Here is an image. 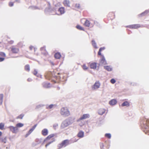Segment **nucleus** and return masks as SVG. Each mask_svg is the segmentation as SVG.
I'll return each mask as SVG.
<instances>
[{
    "label": "nucleus",
    "mask_w": 149,
    "mask_h": 149,
    "mask_svg": "<svg viewBox=\"0 0 149 149\" xmlns=\"http://www.w3.org/2000/svg\"><path fill=\"white\" fill-rule=\"evenodd\" d=\"M97 63L95 62L91 63L90 64V67L91 69H96L97 68Z\"/></svg>",
    "instance_id": "12"
},
{
    "label": "nucleus",
    "mask_w": 149,
    "mask_h": 149,
    "mask_svg": "<svg viewBox=\"0 0 149 149\" xmlns=\"http://www.w3.org/2000/svg\"><path fill=\"white\" fill-rule=\"evenodd\" d=\"M4 124L3 123H0V129L1 130H3L4 129Z\"/></svg>",
    "instance_id": "33"
},
{
    "label": "nucleus",
    "mask_w": 149,
    "mask_h": 149,
    "mask_svg": "<svg viewBox=\"0 0 149 149\" xmlns=\"http://www.w3.org/2000/svg\"><path fill=\"white\" fill-rule=\"evenodd\" d=\"M52 141H48L47 142L48 143H47L46 144L45 146V147L46 148H47V147L49 146L50 144L52 143H53V142H54L55 141V139H52Z\"/></svg>",
    "instance_id": "26"
},
{
    "label": "nucleus",
    "mask_w": 149,
    "mask_h": 149,
    "mask_svg": "<svg viewBox=\"0 0 149 149\" xmlns=\"http://www.w3.org/2000/svg\"><path fill=\"white\" fill-rule=\"evenodd\" d=\"M2 134V133L0 131V136H1Z\"/></svg>",
    "instance_id": "51"
},
{
    "label": "nucleus",
    "mask_w": 149,
    "mask_h": 149,
    "mask_svg": "<svg viewBox=\"0 0 149 149\" xmlns=\"http://www.w3.org/2000/svg\"><path fill=\"white\" fill-rule=\"evenodd\" d=\"M35 9H38V8L37 7H36L35 8Z\"/></svg>",
    "instance_id": "53"
},
{
    "label": "nucleus",
    "mask_w": 149,
    "mask_h": 149,
    "mask_svg": "<svg viewBox=\"0 0 149 149\" xmlns=\"http://www.w3.org/2000/svg\"><path fill=\"white\" fill-rule=\"evenodd\" d=\"M37 126L36 125H34L30 129L29 131L28 132V133L30 134L33 131V130L35 129V128Z\"/></svg>",
    "instance_id": "23"
},
{
    "label": "nucleus",
    "mask_w": 149,
    "mask_h": 149,
    "mask_svg": "<svg viewBox=\"0 0 149 149\" xmlns=\"http://www.w3.org/2000/svg\"><path fill=\"white\" fill-rule=\"evenodd\" d=\"M0 56L3 57H5L6 54L5 53L3 52H0Z\"/></svg>",
    "instance_id": "39"
},
{
    "label": "nucleus",
    "mask_w": 149,
    "mask_h": 149,
    "mask_svg": "<svg viewBox=\"0 0 149 149\" xmlns=\"http://www.w3.org/2000/svg\"><path fill=\"white\" fill-rule=\"evenodd\" d=\"M58 11L60 12V14L58 15H61L64 14L65 12L64 8L63 7L60 8L58 10Z\"/></svg>",
    "instance_id": "13"
},
{
    "label": "nucleus",
    "mask_w": 149,
    "mask_h": 149,
    "mask_svg": "<svg viewBox=\"0 0 149 149\" xmlns=\"http://www.w3.org/2000/svg\"><path fill=\"white\" fill-rule=\"evenodd\" d=\"M24 126V124L21 123H19L16 125V127L17 128L20 127Z\"/></svg>",
    "instance_id": "31"
},
{
    "label": "nucleus",
    "mask_w": 149,
    "mask_h": 149,
    "mask_svg": "<svg viewBox=\"0 0 149 149\" xmlns=\"http://www.w3.org/2000/svg\"><path fill=\"white\" fill-rule=\"evenodd\" d=\"M10 130L13 133H16L18 131V128L16 127L10 126L8 127Z\"/></svg>",
    "instance_id": "5"
},
{
    "label": "nucleus",
    "mask_w": 149,
    "mask_h": 149,
    "mask_svg": "<svg viewBox=\"0 0 149 149\" xmlns=\"http://www.w3.org/2000/svg\"><path fill=\"white\" fill-rule=\"evenodd\" d=\"M111 83L113 84L116 82V80L114 79H112L111 80Z\"/></svg>",
    "instance_id": "41"
},
{
    "label": "nucleus",
    "mask_w": 149,
    "mask_h": 149,
    "mask_svg": "<svg viewBox=\"0 0 149 149\" xmlns=\"http://www.w3.org/2000/svg\"><path fill=\"white\" fill-rule=\"evenodd\" d=\"M68 123L66 121L63 122L61 125V126L62 127H67L68 125Z\"/></svg>",
    "instance_id": "24"
},
{
    "label": "nucleus",
    "mask_w": 149,
    "mask_h": 149,
    "mask_svg": "<svg viewBox=\"0 0 149 149\" xmlns=\"http://www.w3.org/2000/svg\"><path fill=\"white\" fill-rule=\"evenodd\" d=\"M76 28L79 30L84 31V28L79 25H77L76 26Z\"/></svg>",
    "instance_id": "28"
},
{
    "label": "nucleus",
    "mask_w": 149,
    "mask_h": 149,
    "mask_svg": "<svg viewBox=\"0 0 149 149\" xmlns=\"http://www.w3.org/2000/svg\"><path fill=\"white\" fill-rule=\"evenodd\" d=\"M146 133V134H148V133Z\"/></svg>",
    "instance_id": "55"
},
{
    "label": "nucleus",
    "mask_w": 149,
    "mask_h": 149,
    "mask_svg": "<svg viewBox=\"0 0 149 149\" xmlns=\"http://www.w3.org/2000/svg\"><path fill=\"white\" fill-rule=\"evenodd\" d=\"M40 50L41 53L45 55H46L48 54V53L46 50L45 47H43L40 48Z\"/></svg>",
    "instance_id": "10"
},
{
    "label": "nucleus",
    "mask_w": 149,
    "mask_h": 149,
    "mask_svg": "<svg viewBox=\"0 0 149 149\" xmlns=\"http://www.w3.org/2000/svg\"><path fill=\"white\" fill-rule=\"evenodd\" d=\"M92 44L93 46L95 48H97V45L96 44V43L95 42V41L94 40H92Z\"/></svg>",
    "instance_id": "30"
},
{
    "label": "nucleus",
    "mask_w": 149,
    "mask_h": 149,
    "mask_svg": "<svg viewBox=\"0 0 149 149\" xmlns=\"http://www.w3.org/2000/svg\"><path fill=\"white\" fill-rule=\"evenodd\" d=\"M48 131L47 129H44L42 130L41 132L43 136H46L48 134Z\"/></svg>",
    "instance_id": "11"
},
{
    "label": "nucleus",
    "mask_w": 149,
    "mask_h": 149,
    "mask_svg": "<svg viewBox=\"0 0 149 149\" xmlns=\"http://www.w3.org/2000/svg\"><path fill=\"white\" fill-rule=\"evenodd\" d=\"M105 136L108 139H110L111 138V135L110 134L107 133L105 134Z\"/></svg>",
    "instance_id": "38"
},
{
    "label": "nucleus",
    "mask_w": 149,
    "mask_h": 149,
    "mask_svg": "<svg viewBox=\"0 0 149 149\" xmlns=\"http://www.w3.org/2000/svg\"><path fill=\"white\" fill-rule=\"evenodd\" d=\"M9 5L10 7H12L13 5V3L12 2H10L9 3Z\"/></svg>",
    "instance_id": "42"
},
{
    "label": "nucleus",
    "mask_w": 149,
    "mask_h": 149,
    "mask_svg": "<svg viewBox=\"0 0 149 149\" xmlns=\"http://www.w3.org/2000/svg\"><path fill=\"white\" fill-rule=\"evenodd\" d=\"M64 5L66 6H70V2L69 0H65L63 2Z\"/></svg>",
    "instance_id": "18"
},
{
    "label": "nucleus",
    "mask_w": 149,
    "mask_h": 149,
    "mask_svg": "<svg viewBox=\"0 0 149 149\" xmlns=\"http://www.w3.org/2000/svg\"><path fill=\"white\" fill-rule=\"evenodd\" d=\"M100 85V84L98 81L95 82L94 84L92 87V89L93 90H95L99 88Z\"/></svg>",
    "instance_id": "4"
},
{
    "label": "nucleus",
    "mask_w": 149,
    "mask_h": 149,
    "mask_svg": "<svg viewBox=\"0 0 149 149\" xmlns=\"http://www.w3.org/2000/svg\"><path fill=\"white\" fill-rule=\"evenodd\" d=\"M91 24L90 21L87 19H86L84 24L83 25L86 27H89Z\"/></svg>",
    "instance_id": "14"
},
{
    "label": "nucleus",
    "mask_w": 149,
    "mask_h": 149,
    "mask_svg": "<svg viewBox=\"0 0 149 149\" xmlns=\"http://www.w3.org/2000/svg\"><path fill=\"white\" fill-rule=\"evenodd\" d=\"M60 74V73H55L54 75H53V77L54 78H55L56 79H60L61 77H60V76H57V75H59Z\"/></svg>",
    "instance_id": "27"
},
{
    "label": "nucleus",
    "mask_w": 149,
    "mask_h": 149,
    "mask_svg": "<svg viewBox=\"0 0 149 149\" xmlns=\"http://www.w3.org/2000/svg\"><path fill=\"white\" fill-rule=\"evenodd\" d=\"M52 63V65H54V63H53L52 62V63Z\"/></svg>",
    "instance_id": "52"
},
{
    "label": "nucleus",
    "mask_w": 149,
    "mask_h": 149,
    "mask_svg": "<svg viewBox=\"0 0 149 149\" xmlns=\"http://www.w3.org/2000/svg\"><path fill=\"white\" fill-rule=\"evenodd\" d=\"M130 106V103H129L127 101H125L122 104V107H124L125 106H126L127 107H128Z\"/></svg>",
    "instance_id": "21"
},
{
    "label": "nucleus",
    "mask_w": 149,
    "mask_h": 149,
    "mask_svg": "<svg viewBox=\"0 0 149 149\" xmlns=\"http://www.w3.org/2000/svg\"><path fill=\"white\" fill-rule=\"evenodd\" d=\"M74 7L76 8L79 9L80 8V6L79 4L77 3L75 5Z\"/></svg>",
    "instance_id": "37"
},
{
    "label": "nucleus",
    "mask_w": 149,
    "mask_h": 149,
    "mask_svg": "<svg viewBox=\"0 0 149 149\" xmlns=\"http://www.w3.org/2000/svg\"><path fill=\"white\" fill-rule=\"evenodd\" d=\"M53 106H54L53 105L50 104L48 106V107H47V108L51 109L53 107Z\"/></svg>",
    "instance_id": "43"
},
{
    "label": "nucleus",
    "mask_w": 149,
    "mask_h": 149,
    "mask_svg": "<svg viewBox=\"0 0 149 149\" xmlns=\"http://www.w3.org/2000/svg\"><path fill=\"white\" fill-rule=\"evenodd\" d=\"M89 117L90 115L88 114H84L79 119L77 120V121H79L81 120L88 118Z\"/></svg>",
    "instance_id": "8"
},
{
    "label": "nucleus",
    "mask_w": 149,
    "mask_h": 149,
    "mask_svg": "<svg viewBox=\"0 0 149 149\" xmlns=\"http://www.w3.org/2000/svg\"><path fill=\"white\" fill-rule=\"evenodd\" d=\"M104 68L105 69L108 71H110L112 70V68L109 66H104Z\"/></svg>",
    "instance_id": "25"
},
{
    "label": "nucleus",
    "mask_w": 149,
    "mask_h": 149,
    "mask_svg": "<svg viewBox=\"0 0 149 149\" xmlns=\"http://www.w3.org/2000/svg\"><path fill=\"white\" fill-rule=\"evenodd\" d=\"M28 80L29 81H30L29 79H28Z\"/></svg>",
    "instance_id": "54"
},
{
    "label": "nucleus",
    "mask_w": 149,
    "mask_h": 149,
    "mask_svg": "<svg viewBox=\"0 0 149 149\" xmlns=\"http://www.w3.org/2000/svg\"><path fill=\"white\" fill-rule=\"evenodd\" d=\"M24 69L25 70L29 72L30 71V66L29 65H25L24 67Z\"/></svg>",
    "instance_id": "29"
},
{
    "label": "nucleus",
    "mask_w": 149,
    "mask_h": 149,
    "mask_svg": "<svg viewBox=\"0 0 149 149\" xmlns=\"http://www.w3.org/2000/svg\"><path fill=\"white\" fill-rule=\"evenodd\" d=\"M4 58H1L0 57V62H1L3 61L4 60Z\"/></svg>",
    "instance_id": "45"
},
{
    "label": "nucleus",
    "mask_w": 149,
    "mask_h": 149,
    "mask_svg": "<svg viewBox=\"0 0 149 149\" xmlns=\"http://www.w3.org/2000/svg\"><path fill=\"white\" fill-rule=\"evenodd\" d=\"M33 73L35 75H36L38 74V71L36 70H34L33 72Z\"/></svg>",
    "instance_id": "40"
},
{
    "label": "nucleus",
    "mask_w": 149,
    "mask_h": 149,
    "mask_svg": "<svg viewBox=\"0 0 149 149\" xmlns=\"http://www.w3.org/2000/svg\"><path fill=\"white\" fill-rule=\"evenodd\" d=\"M77 139H76L74 138H73V142H76L77 141Z\"/></svg>",
    "instance_id": "48"
},
{
    "label": "nucleus",
    "mask_w": 149,
    "mask_h": 149,
    "mask_svg": "<svg viewBox=\"0 0 149 149\" xmlns=\"http://www.w3.org/2000/svg\"><path fill=\"white\" fill-rule=\"evenodd\" d=\"M69 144V140L68 139L64 140L58 145V148L60 149L63 147H65Z\"/></svg>",
    "instance_id": "2"
},
{
    "label": "nucleus",
    "mask_w": 149,
    "mask_h": 149,
    "mask_svg": "<svg viewBox=\"0 0 149 149\" xmlns=\"http://www.w3.org/2000/svg\"><path fill=\"white\" fill-rule=\"evenodd\" d=\"M84 125V123H82V124H79V125L81 126H82V125Z\"/></svg>",
    "instance_id": "50"
},
{
    "label": "nucleus",
    "mask_w": 149,
    "mask_h": 149,
    "mask_svg": "<svg viewBox=\"0 0 149 149\" xmlns=\"http://www.w3.org/2000/svg\"><path fill=\"white\" fill-rule=\"evenodd\" d=\"M11 51L13 54H17L19 51V48L16 46H13L10 48Z\"/></svg>",
    "instance_id": "3"
},
{
    "label": "nucleus",
    "mask_w": 149,
    "mask_h": 149,
    "mask_svg": "<svg viewBox=\"0 0 149 149\" xmlns=\"http://www.w3.org/2000/svg\"><path fill=\"white\" fill-rule=\"evenodd\" d=\"M55 136V135L54 134H51L49 135H48L47 137L44 140L43 143H44L45 142H47L49 141L50 139L54 137Z\"/></svg>",
    "instance_id": "6"
},
{
    "label": "nucleus",
    "mask_w": 149,
    "mask_h": 149,
    "mask_svg": "<svg viewBox=\"0 0 149 149\" xmlns=\"http://www.w3.org/2000/svg\"><path fill=\"white\" fill-rule=\"evenodd\" d=\"M61 114L65 116H68L70 115V112L67 107L62 108L60 110Z\"/></svg>",
    "instance_id": "1"
},
{
    "label": "nucleus",
    "mask_w": 149,
    "mask_h": 149,
    "mask_svg": "<svg viewBox=\"0 0 149 149\" xmlns=\"http://www.w3.org/2000/svg\"><path fill=\"white\" fill-rule=\"evenodd\" d=\"M104 47H101L100 48L99 50V51L98 52V55H101V52L104 50Z\"/></svg>",
    "instance_id": "34"
},
{
    "label": "nucleus",
    "mask_w": 149,
    "mask_h": 149,
    "mask_svg": "<svg viewBox=\"0 0 149 149\" xmlns=\"http://www.w3.org/2000/svg\"><path fill=\"white\" fill-rule=\"evenodd\" d=\"M24 116V114H21L19 115L17 117V119H22Z\"/></svg>",
    "instance_id": "36"
},
{
    "label": "nucleus",
    "mask_w": 149,
    "mask_h": 149,
    "mask_svg": "<svg viewBox=\"0 0 149 149\" xmlns=\"http://www.w3.org/2000/svg\"><path fill=\"white\" fill-rule=\"evenodd\" d=\"M54 57L56 59H60L61 57V55L59 52H57L54 54Z\"/></svg>",
    "instance_id": "17"
},
{
    "label": "nucleus",
    "mask_w": 149,
    "mask_h": 149,
    "mask_svg": "<svg viewBox=\"0 0 149 149\" xmlns=\"http://www.w3.org/2000/svg\"><path fill=\"white\" fill-rule=\"evenodd\" d=\"M81 67L84 70H86L88 69V67L86 66V65L85 64H83L81 66Z\"/></svg>",
    "instance_id": "35"
},
{
    "label": "nucleus",
    "mask_w": 149,
    "mask_h": 149,
    "mask_svg": "<svg viewBox=\"0 0 149 149\" xmlns=\"http://www.w3.org/2000/svg\"><path fill=\"white\" fill-rule=\"evenodd\" d=\"M146 125L144 126V127L145 129H147L148 128H149V119H147L146 120Z\"/></svg>",
    "instance_id": "22"
},
{
    "label": "nucleus",
    "mask_w": 149,
    "mask_h": 149,
    "mask_svg": "<svg viewBox=\"0 0 149 149\" xmlns=\"http://www.w3.org/2000/svg\"><path fill=\"white\" fill-rule=\"evenodd\" d=\"M140 27V25L139 24L131 25L127 26V27H128L131 29H137Z\"/></svg>",
    "instance_id": "7"
},
{
    "label": "nucleus",
    "mask_w": 149,
    "mask_h": 149,
    "mask_svg": "<svg viewBox=\"0 0 149 149\" xmlns=\"http://www.w3.org/2000/svg\"><path fill=\"white\" fill-rule=\"evenodd\" d=\"M84 133L83 132L80 131L78 133L77 136L79 138H81L84 136Z\"/></svg>",
    "instance_id": "16"
},
{
    "label": "nucleus",
    "mask_w": 149,
    "mask_h": 149,
    "mask_svg": "<svg viewBox=\"0 0 149 149\" xmlns=\"http://www.w3.org/2000/svg\"><path fill=\"white\" fill-rule=\"evenodd\" d=\"M33 46H31L30 47H29V49L30 50H32L33 49Z\"/></svg>",
    "instance_id": "49"
},
{
    "label": "nucleus",
    "mask_w": 149,
    "mask_h": 149,
    "mask_svg": "<svg viewBox=\"0 0 149 149\" xmlns=\"http://www.w3.org/2000/svg\"><path fill=\"white\" fill-rule=\"evenodd\" d=\"M105 110L104 109H100L98 111V113L100 115H102L105 113Z\"/></svg>",
    "instance_id": "19"
},
{
    "label": "nucleus",
    "mask_w": 149,
    "mask_h": 149,
    "mask_svg": "<svg viewBox=\"0 0 149 149\" xmlns=\"http://www.w3.org/2000/svg\"><path fill=\"white\" fill-rule=\"evenodd\" d=\"M107 17L109 19H113L115 17L114 13L113 12L109 13L107 15Z\"/></svg>",
    "instance_id": "9"
},
{
    "label": "nucleus",
    "mask_w": 149,
    "mask_h": 149,
    "mask_svg": "<svg viewBox=\"0 0 149 149\" xmlns=\"http://www.w3.org/2000/svg\"><path fill=\"white\" fill-rule=\"evenodd\" d=\"M100 147H101V149H104V145L103 143H101V145H100Z\"/></svg>",
    "instance_id": "44"
},
{
    "label": "nucleus",
    "mask_w": 149,
    "mask_h": 149,
    "mask_svg": "<svg viewBox=\"0 0 149 149\" xmlns=\"http://www.w3.org/2000/svg\"><path fill=\"white\" fill-rule=\"evenodd\" d=\"M100 62L101 63L104 65L106 64H107L106 61L104 56L102 57V58L100 61Z\"/></svg>",
    "instance_id": "20"
},
{
    "label": "nucleus",
    "mask_w": 149,
    "mask_h": 149,
    "mask_svg": "<svg viewBox=\"0 0 149 149\" xmlns=\"http://www.w3.org/2000/svg\"><path fill=\"white\" fill-rule=\"evenodd\" d=\"M30 134L28 132L27 134H26V135L25 136V137H27Z\"/></svg>",
    "instance_id": "47"
},
{
    "label": "nucleus",
    "mask_w": 149,
    "mask_h": 149,
    "mask_svg": "<svg viewBox=\"0 0 149 149\" xmlns=\"http://www.w3.org/2000/svg\"><path fill=\"white\" fill-rule=\"evenodd\" d=\"M117 103L116 100L115 99H112L109 102V104L110 105H113L116 104Z\"/></svg>",
    "instance_id": "15"
},
{
    "label": "nucleus",
    "mask_w": 149,
    "mask_h": 149,
    "mask_svg": "<svg viewBox=\"0 0 149 149\" xmlns=\"http://www.w3.org/2000/svg\"><path fill=\"white\" fill-rule=\"evenodd\" d=\"M41 107V106L40 105H38L36 107V109H38L39 108H40Z\"/></svg>",
    "instance_id": "46"
},
{
    "label": "nucleus",
    "mask_w": 149,
    "mask_h": 149,
    "mask_svg": "<svg viewBox=\"0 0 149 149\" xmlns=\"http://www.w3.org/2000/svg\"><path fill=\"white\" fill-rule=\"evenodd\" d=\"M3 94H0V104H1L3 102Z\"/></svg>",
    "instance_id": "32"
}]
</instances>
